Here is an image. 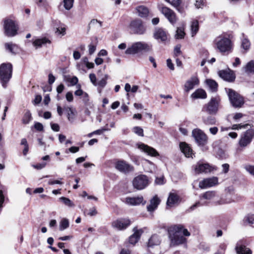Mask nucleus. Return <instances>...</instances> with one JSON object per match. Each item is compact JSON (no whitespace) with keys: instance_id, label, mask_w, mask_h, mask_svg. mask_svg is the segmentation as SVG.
<instances>
[{"instance_id":"nucleus-58","label":"nucleus","mask_w":254,"mask_h":254,"mask_svg":"<svg viewBox=\"0 0 254 254\" xmlns=\"http://www.w3.org/2000/svg\"><path fill=\"white\" fill-rule=\"evenodd\" d=\"M89 78L90 79L91 82L92 83V84L94 85H96V77L95 74L94 73H91L89 75Z\"/></svg>"},{"instance_id":"nucleus-24","label":"nucleus","mask_w":254,"mask_h":254,"mask_svg":"<svg viewBox=\"0 0 254 254\" xmlns=\"http://www.w3.org/2000/svg\"><path fill=\"white\" fill-rule=\"evenodd\" d=\"M134 233L129 238V242L130 244L134 245H135L138 240L142 233L143 231L141 229L137 230L136 228L133 229Z\"/></svg>"},{"instance_id":"nucleus-3","label":"nucleus","mask_w":254,"mask_h":254,"mask_svg":"<svg viewBox=\"0 0 254 254\" xmlns=\"http://www.w3.org/2000/svg\"><path fill=\"white\" fill-rule=\"evenodd\" d=\"M152 46L143 42L133 43L125 51L126 55H135L141 52H148L151 50Z\"/></svg>"},{"instance_id":"nucleus-5","label":"nucleus","mask_w":254,"mask_h":254,"mask_svg":"<svg viewBox=\"0 0 254 254\" xmlns=\"http://www.w3.org/2000/svg\"><path fill=\"white\" fill-rule=\"evenodd\" d=\"M232 105L235 108H240L244 104V98L238 92L232 89H226Z\"/></svg>"},{"instance_id":"nucleus-46","label":"nucleus","mask_w":254,"mask_h":254,"mask_svg":"<svg viewBox=\"0 0 254 254\" xmlns=\"http://www.w3.org/2000/svg\"><path fill=\"white\" fill-rule=\"evenodd\" d=\"M31 113H30V112L28 111H27L24 116H23V119H22V122L23 124H27L29 123V122L30 121V120H31Z\"/></svg>"},{"instance_id":"nucleus-50","label":"nucleus","mask_w":254,"mask_h":254,"mask_svg":"<svg viewBox=\"0 0 254 254\" xmlns=\"http://www.w3.org/2000/svg\"><path fill=\"white\" fill-rule=\"evenodd\" d=\"M185 34V33L182 28H178L175 36L177 39H183L184 37Z\"/></svg>"},{"instance_id":"nucleus-20","label":"nucleus","mask_w":254,"mask_h":254,"mask_svg":"<svg viewBox=\"0 0 254 254\" xmlns=\"http://www.w3.org/2000/svg\"><path fill=\"white\" fill-rule=\"evenodd\" d=\"M199 83L198 79L195 77H191L189 80H187L185 84V90L186 92H189L190 90L192 89L194 86L198 85Z\"/></svg>"},{"instance_id":"nucleus-42","label":"nucleus","mask_w":254,"mask_h":254,"mask_svg":"<svg viewBox=\"0 0 254 254\" xmlns=\"http://www.w3.org/2000/svg\"><path fill=\"white\" fill-rule=\"evenodd\" d=\"M69 226V222L67 219L64 218L63 219L60 223V230L63 231L64 230L66 229Z\"/></svg>"},{"instance_id":"nucleus-31","label":"nucleus","mask_w":254,"mask_h":254,"mask_svg":"<svg viewBox=\"0 0 254 254\" xmlns=\"http://www.w3.org/2000/svg\"><path fill=\"white\" fill-rule=\"evenodd\" d=\"M191 97L193 99H205L207 97L206 92L202 89H198L193 92L191 95Z\"/></svg>"},{"instance_id":"nucleus-1","label":"nucleus","mask_w":254,"mask_h":254,"mask_svg":"<svg viewBox=\"0 0 254 254\" xmlns=\"http://www.w3.org/2000/svg\"><path fill=\"white\" fill-rule=\"evenodd\" d=\"M214 47L223 55H228L233 50L231 40L225 35L217 37L214 41Z\"/></svg>"},{"instance_id":"nucleus-9","label":"nucleus","mask_w":254,"mask_h":254,"mask_svg":"<svg viewBox=\"0 0 254 254\" xmlns=\"http://www.w3.org/2000/svg\"><path fill=\"white\" fill-rule=\"evenodd\" d=\"M192 135L198 146H204L207 143V136L200 129H193L192 131Z\"/></svg>"},{"instance_id":"nucleus-52","label":"nucleus","mask_w":254,"mask_h":254,"mask_svg":"<svg viewBox=\"0 0 254 254\" xmlns=\"http://www.w3.org/2000/svg\"><path fill=\"white\" fill-rule=\"evenodd\" d=\"M231 202L230 200H227L224 198H221L219 200L214 201L215 205H223L225 204L229 203Z\"/></svg>"},{"instance_id":"nucleus-34","label":"nucleus","mask_w":254,"mask_h":254,"mask_svg":"<svg viewBox=\"0 0 254 254\" xmlns=\"http://www.w3.org/2000/svg\"><path fill=\"white\" fill-rule=\"evenodd\" d=\"M216 195V192L214 191H208L205 192V193L202 194L200 196V198L201 200L202 199H206V200H211L213 198L215 197Z\"/></svg>"},{"instance_id":"nucleus-6","label":"nucleus","mask_w":254,"mask_h":254,"mask_svg":"<svg viewBox=\"0 0 254 254\" xmlns=\"http://www.w3.org/2000/svg\"><path fill=\"white\" fill-rule=\"evenodd\" d=\"M157 8L171 24L174 25L176 23L178 18L176 13L172 9L161 3L158 4Z\"/></svg>"},{"instance_id":"nucleus-44","label":"nucleus","mask_w":254,"mask_h":254,"mask_svg":"<svg viewBox=\"0 0 254 254\" xmlns=\"http://www.w3.org/2000/svg\"><path fill=\"white\" fill-rule=\"evenodd\" d=\"M74 0H63L64 6L66 10H69L72 7Z\"/></svg>"},{"instance_id":"nucleus-59","label":"nucleus","mask_w":254,"mask_h":254,"mask_svg":"<svg viewBox=\"0 0 254 254\" xmlns=\"http://www.w3.org/2000/svg\"><path fill=\"white\" fill-rule=\"evenodd\" d=\"M207 204L206 202H203V203H201L200 202H197L195 204H194L193 205L191 206L190 207V210H194L195 208H196L198 206H199L200 205H204V204Z\"/></svg>"},{"instance_id":"nucleus-64","label":"nucleus","mask_w":254,"mask_h":254,"mask_svg":"<svg viewBox=\"0 0 254 254\" xmlns=\"http://www.w3.org/2000/svg\"><path fill=\"white\" fill-rule=\"evenodd\" d=\"M167 66L172 70H174V64L172 63V61L171 59H168L167 60Z\"/></svg>"},{"instance_id":"nucleus-48","label":"nucleus","mask_w":254,"mask_h":254,"mask_svg":"<svg viewBox=\"0 0 254 254\" xmlns=\"http://www.w3.org/2000/svg\"><path fill=\"white\" fill-rule=\"evenodd\" d=\"M244 168L251 175L254 176V165L246 164Z\"/></svg>"},{"instance_id":"nucleus-25","label":"nucleus","mask_w":254,"mask_h":254,"mask_svg":"<svg viewBox=\"0 0 254 254\" xmlns=\"http://www.w3.org/2000/svg\"><path fill=\"white\" fill-rule=\"evenodd\" d=\"M160 202L159 198L155 196L150 201V204L147 207V210L149 212L153 211L158 206Z\"/></svg>"},{"instance_id":"nucleus-54","label":"nucleus","mask_w":254,"mask_h":254,"mask_svg":"<svg viewBox=\"0 0 254 254\" xmlns=\"http://www.w3.org/2000/svg\"><path fill=\"white\" fill-rule=\"evenodd\" d=\"M81 98L82 99L83 102L85 105H87L89 101L88 94L85 92L81 96Z\"/></svg>"},{"instance_id":"nucleus-62","label":"nucleus","mask_w":254,"mask_h":254,"mask_svg":"<svg viewBox=\"0 0 254 254\" xmlns=\"http://www.w3.org/2000/svg\"><path fill=\"white\" fill-rule=\"evenodd\" d=\"M42 100V96L39 95H37L35 96L34 100L33 101V104L37 105L39 104Z\"/></svg>"},{"instance_id":"nucleus-17","label":"nucleus","mask_w":254,"mask_h":254,"mask_svg":"<svg viewBox=\"0 0 254 254\" xmlns=\"http://www.w3.org/2000/svg\"><path fill=\"white\" fill-rule=\"evenodd\" d=\"M213 168L208 163H198L196 165L194 171L196 173H207L213 170Z\"/></svg>"},{"instance_id":"nucleus-40","label":"nucleus","mask_w":254,"mask_h":254,"mask_svg":"<svg viewBox=\"0 0 254 254\" xmlns=\"http://www.w3.org/2000/svg\"><path fill=\"white\" fill-rule=\"evenodd\" d=\"M102 26V22L96 19H92L89 24V28H100Z\"/></svg>"},{"instance_id":"nucleus-33","label":"nucleus","mask_w":254,"mask_h":254,"mask_svg":"<svg viewBox=\"0 0 254 254\" xmlns=\"http://www.w3.org/2000/svg\"><path fill=\"white\" fill-rule=\"evenodd\" d=\"M245 72L248 74H254V61L251 60L248 62L244 67Z\"/></svg>"},{"instance_id":"nucleus-56","label":"nucleus","mask_w":254,"mask_h":254,"mask_svg":"<svg viewBox=\"0 0 254 254\" xmlns=\"http://www.w3.org/2000/svg\"><path fill=\"white\" fill-rule=\"evenodd\" d=\"M77 86L78 87V89L75 91L74 94L77 96H81L85 92L80 89V85L79 84L77 85Z\"/></svg>"},{"instance_id":"nucleus-21","label":"nucleus","mask_w":254,"mask_h":254,"mask_svg":"<svg viewBox=\"0 0 254 254\" xmlns=\"http://www.w3.org/2000/svg\"><path fill=\"white\" fill-rule=\"evenodd\" d=\"M180 148L182 152L187 157L192 158V150L188 144L185 142H180Z\"/></svg>"},{"instance_id":"nucleus-11","label":"nucleus","mask_w":254,"mask_h":254,"mask_svg":"<svg viewBox=\"0 0 254 254\" xmlns=\"http://www.w3.org/2000/svg\"><path fill=\"white\" fill-rule=\"evenodd\" d=\"M219 103V98H212L210 101L204 107V109L209 114H216L218 110Z\"/></svg>"},{"instance_id":"nucleus-37","label":"nucleus","mask_w":254,"mask_h":254,"mask_svg":"<svg viewBox=\"0 0 254 254\" xmlns=\"http://www.w3.org/2000/svg\"><path fill=\"white\" fill-rule=\"evenodd\" d=\"M203 122L206 125H213L216 124V119L214 117L208 116L203 118Z\"/></svg>"},{"instance_id":"nucleus-51","label":"nucleus","mask_w":254,"mask_h":254,"mask_svg":"<svg viewBox=\"0 0 254 254\" xmlns=\"http://www.w3.org/2000/svg\"><path fill=\"white\" fill-rule=\"evenodd\" d=\"M133 131L140 136H143V130L139 127H135L133 128Z\"/></svg>"},{"instance_id":"nucleus-23","label":"nucleus","mask_w":254,"mask_h":254,"mask_svg":"<svg viewBox=\"0 0 254 254\" xmlns=\"http://www.w3.org/2000/svg\"><path fill=\"white\" fill-rule=\"evenodd\" d=\"M235 250L237 254H252L250 248L241 244L240 242L236 244Z\"/></svg>"},{"instance_id":"nucleus-22","label":"nucleus","mask_w":254,"mask_h":254,"mask_svg":"<svg viewBox=\"0 0 254 254\" xmlns=\"http://www.w3.org/2000/svg\"><path fill=\"white\" fill-rule=\"evenodd\" d=\"M138 148L146 153L148 155L152 156H157L159 155L158 153L155 149L144 144L142 143L139 145Z\"/></svg>"},{"instance_id":"nucleus-7","label":"nucleus","mask_w":254,"mask_h":254,"mask_svg":"<svg viewBox=\"0 0 254 254\" xmlns=\"http://www.w3.org/2000/svg\"><path fill=\"white\" fill-rule=\"evenodd\" d=\"M4 29L5 34L7 36L13 37L17 34L18 26L15 21L7 18L4 20Z\"/></svg>"},{"instance_id":"nucleus-29","label":"nucleus","mask_w":254,"mask_h":254,"mask_svg":"<svg viewBox=\"0 0 254 254\" xmlns=\"http://www.w3.org/2000/svg\"><path fill=\"white\" fill-rule=\"evenodd\" d=\"M5 49L13 55L16 54L18 52L17 45L12 43H6L4 44Z\"/></svg>"},{"instance_id":"nucleus-26","label":"nucleus","mask_w":254,"mask_h":254,"mask_svg":"<svg viewBox=\"0 0 254 254\" xmlns=\"http://www.w3.org/2000/svg\"><path fill=\"white\" fill-rule=\"evenodd\" d=\"M161 243L160 237L156 234L153 235L149 239L148 247L152 248L155 246H158Z\"/></svg>"},{"instance_id":"nucleus-2","label":"nucleus","mask_w":254,"mask_h":254,"mask_svg":"<svg viewBox=\"0 0 254 254\" xmlns=\"http://www.w3.org/2000/svg\"><path fill=\"white\" fill-rule=\"evenodd\" d=\"M183 230V226L177 225L170 227L168 230L170 246H175L182 244L186 242V239L181 234Z\"/></svg>"},{"instance_id":"nucleus-39","label":"nucleus","mask_w":254,"mask_h":254,"mask_svg":"<svg viewBox=\"0 0 254 254\" xmlns=\"http://www.w3.org/2000/svg\"><path fill=\"white\" fill-rule=\"evenodd\" d=\"M64 80L70 83V85L74 86L76 85L78 81V79L76 76L70 77L69 76H65Z\"/></svg>"},{"instance_id":"nucleus-8","label":"nucleus","mask_w":254,"mask_h":254,"mask_svg":"<svg viewBox=\"0 0 254 254\" xmlns=\"http://www.w3.org/2000/svg\"><path fill=\"white\" fill-rule=\"evenodd\" d=\"M254 137V130L250 128L241 134L239 141V145L242 148H245L249 145Z\"/></svg>"},{"instance_id":"nucleus-36","label":"nucleus","mask_w":254,"mask_h":254,"mask_svg":"<svg viewBox=\"0 0 254 254\" xmlns=\"http://www.w3.org/2000/svg\"><path fill=\"white\" fill-rule=\"evenodd\" d=\"M199 30L198 21L196 20H193L191 24V36L193 37Z\"/></svg>"},{"instance_id":"nucleus-49","label":"nucleus","mask_w":254,"mask_h":254,"mask_svg":"<svg viewBox=\"0 0 254 254\" xmlns=\"http://www.w3.org/2000/svg\"><path fill=\"white\" fill-rule=\"evenodd\" d=\"M64 203L68 207H73L74 206L73 202L68 198L65 197H61L60 198Z\"/></svg>"},{"instance_id":"nucleus-61","label":"nucleus","mask_w":254,"mask_h":254,"mask_svg":"<svg viewBox=\"0 0 254 254\" xmlns=\"http://www.w3.org/2000/svg\"><path fill=\"white\" fill-rule=\"evenodd\" d=\"M222 172L223 173H227L229 170V165L227 163L223 164L222 165Z\"/></svg>"},{"instance_id":"nucleus-32","label":"nucleus","mask_w":254,"mask_h":254,"mask_svg":"<svg viewBox=\"0 0 254 254\" xmlns=\"http://www.w3.org/2000/svg\"><path fill=\"white\" fill-rule=\"evenodd\" d=\"M47 43L50 44L51 41L46 38L37 39L33 42V46L36 48L41 47L43 45Z\"/></svg>"},{"instance_id":"nucleus-30","label":"nucleus","mask_w":254,"mask_h":254,"mask_svg":"<svg viewBox=\"0 0 254 254\" xmlns=\"http://www.w3.org/2000/svg\"><path fill=\"white\" fill-rule=\"evenodd\" d=\"M219 75L222 78L228 81H232L235 78L233 73L225 70L220 71L219 72Z\"/></svg>"},{"instance_id":"nucleus-19","label":"nucleus","mask_w":254,"mask_h":254,"mask_svg":"<svg viewBox=\"0 0 254 254\" xmlns=\"http://www.w3.org/2000/svg\"><path fill=\"white\" fill-rule=\"evenodd\" d=\"M179 195L174 192H170L167 201L168 206L173 207L177 205L179 202Z\"/></svg>"},{"instance_id":"nucleus-57","label":"nucleus","mask_w":254,"mask_h":254,"mask_svg":"<svg viewBox=\"0 0 254 254\" xmlns=\"http://www.w3.org/2000/svg\"><path fill=\"white\" fill-rule=\"evenodd\" d=\"M4 201V196L3 194V191L1 190H0V210L3 207V203Z\"/></svg>"},{"instance_id":"nucleus-16","label":"nucleus","mask_w":254,"mask_h":254,"mask_svg":"<svg viewBox=\"0 0 254 254\" xmlns=\"http://www.w3.org/2000/svg\"><path fill=\"white\" fill-rule=\"evenodd\" d=\"M218 183V179L216 177H212L205 179L199 183V187L201 189H205L211 187Z\"/></svg>"},{"instance_id":"nucleus-35","label":"nucleus","mask_w":254,"mask_h":254,"mask_svg":"<svg viewBox=\"0 0 254 254\" xmlns=\"http://www.w3.org/2000/svg\"><path fill=\"white\" fill-rule=\"evenodd\" d=\"M206 83L208 86L211 92H216L217 90L218 84L217 82L212 79H207Z\"/></svg>"},{"instance_id":"nucleus-15","label":"nucleus","mask_w":254,"mask_h":254,"mask_svg":"<svg viewBox=\"0 0 254 254\" xmlns=\"http://www.w3.org/2000/svg\"><path fill=\"white\" fill-rule=\"evenodd\" d=\"M130 224V221L128 219L123 218L117 220L112 223L113 227L122 230L126 229Z\"/></svg>"},{"instance_id":"nucleus-60","label":"nucleus","mask_w":254,"mask_h":254,"mask_svg":"<svg viewBox=\"0 0 254 254\" xmlns=\"http://www.w3.org/2000/svg\"><path fill=\"white\" fill-rule=\"evenodd\" d=\"M66 99L67 101L71 102L73 100L72 93L71 92H68L65 95Z\"/></svg>"},{"instance_id":"nucleus-18","label":"nucleus","mask_w":254,"mask_h":254,"mask_svg":"<svg viewBox=\"0 0 254 254\" xmlns=\"http://www.w3.org/2000/svg\"><path fill=\"white\" fill-rule=\"evenodd\" d=\"M126 203L130 205H137L141 203L144 204L145 201H143V197L142 196L137 197H127L126 198Z\"/></svg>"},{"instance_id":"nucleus-12","label":"nucleus","mask_w":254,"mask_h":254,"mask_svg":"<svg viewBox=\"0 0 254 254\" xmlns=\"http://www.w3.org/2000/svg\"><path fill=\"white\" fill-rule=\"evenodd\" d=\"M130 28L134 33L138 34H142L145 31V28L140 19L132 21L130 24Z\"/></svg>"},{"instance_id":"nucleus-41","label":"nucleus","mask_w":254,"mask_h":254,"mask_svg":"<svg viewBox=\"0 0 254 254\" xmlns=\"http://www.w3.org/2000/svg\"><path fill=\"white\" fill-rule=\"evenodd\" d=\"M171 4L177 10L179 11V7L181 4V0H165Z\"/></svg>"},{"instance_id":"nucleus-10","label":"nucleus","mask_w":254,"mask_h":254,"mask_svg":"<svg viewBox=\"0 0 254 254\" xmlns=\"http://www.w3.org/2000/svg\"><path fill=\"white\" fill-rule=\"evenodd\" d=\"M149 184L148 177L144 175H138L132 180V185L134 188L137 190L145 189Z\"/></svg>"},{"instance_id":"nucleus-14","label":"nucleus","mask_w":254,"mask_h":254,"mask_svg":"<svg viewBox=\"0 0 254 254\" xmlns=\"http://www.w3.org/2000/svg\"><path fill=\"white\" fill-rule=\"evenodd\" d=\"M168 34L166 31L161 28L155 29L153 37L159 42H165L167 40Z\"/></svg>"},{"instance_id":"nucleus-55","label":"nucleus","mask_w":254,"mask_h":254,"mask_svg":"<svg viewBox=\"0 0 254 254\" xmlns=\"http://www.w3.org/2000/svg\"><path fill=\"white\" fill-rule=\"evenodd\" d=\"M65 27H58L56 29V33L58 34L64 35L65 34Z\"/></svg>"},{"instance_id":"nucleus-43","label":"nucleus","mask_w":254,"mask_h":254,"mask_svg":"<svg viewBox=\"0 0 254 254\" xmlns=\"http://www.w3.org/2000/svg\"><path fill=\"white\" fill-rule=\"evenodd\" d=\"M251 43L247 39H244L242 41L241 47L245 51H248L250 48Z\"/></svg>"},{"instance_id":"nucleus-13","label":"nucleus","mask_w":254,"mask_h":254,"mask_svg":"<svg viewBox=\"0 0 254 254\" xmlns=\"http://www.w3.org/2000/svg\"><path fill=\"white\" fill-rule=\"evenodd\" d=\"M115 168L119 171L124 173H127L133 169L132 166L124 160L117 161L115 164Z\"/></svg>"},{"instance_id":"nucleus-45","label":"nucleus","mask_w":254,"mask_h":254,"mask_svg":"<svg viewBox=\"0 0 254 254\" xmlns=\"http://www.w3.org/2000/svg\"><path fill=\"white\" fill-rule=\"evenodd\" d=\"M108 77V76L107 74L105 75L104 77L98 81V82H96V85L95 86H98L101 88L104 87L107 84Z\"/></svg>"},{"instance_id":"nucleus-47","label":"nucleus","mask_w":254,"mask_h":254,"mask_svg":"<svg viewBox=\"0 0 254 254\" xmlns=\"http://www.w3.org/2000/svg\"><path fill=\"white\" fill-rule=\"evenodd\" d=\"M249 127H251V125L248 124H244V125L242 124H235V125H233L232 126V129H242V128H248Z\"/></svg>"},{"instance_id":"nucleus-27","label":"nucleus","mask_w":254,"mask_h":254,"mask_svg":"<svg viewBox=\"0 0 254 254\" xmlns=\"http://www.w3.org/2000/svg\"><path fill=\"white\" fill-rule=\"evenodd\" d=\"M136 10L139 16L145 18L148 16L149 9L144 5H140L136 7Z\"/></svg>"},{"instance_id":"nucleus-53","label":"nucleus","mask_w":254,"mask_h":254,"mask_svg":"<svg viewBox=\"0 0 254 254\" xmlns=\"http://www.w3.org/2000/svg\"><path fill=\"white\" fill-rule=\"evenodd\" d=\"M181 54V46L178 45H177L174 50V54L175 57H178L179 55H180Z\"/></svg>"},{"instance_id":"nucleus-38","label":"nucleus","mask_w":254,"mask_h":254,"mask_svg":"<svg viewBox=\"0 0 254 254\" xmlns=\"http://www.w3.org/2000/svg\"><path fill=\"white\" fill-rule=\"evenodd\" d=\"M243 222L245 224L253 225L254 224V214H248L244 217Z\"/></svg>"},{"instance_id":"nucleus-28","label":"nucleus","mask_w":254,"mask_h":254,"mask_svg":"<svg viewBox=\"0 0 254 254\" xmlns=\"http://www.w3.org/2000/svg\"><path fill=\"white\" fill-rule=\"evenodd\" d=\"M64 110L66 113L68 120L70 122H72L76 116L75 110L70 107H65Z\"/></svg>"},{"instance_id":"nucleus-4","label":"nucleus","mask_w":254,"mask_h":254,"mask_svg":"<svg viewBox=\"0 0 254 254\" xmlns=\"http://www.w3.org/2000/svg\"><path fill=\"white\" fill-rule=\"evenodd\" d=\"M12 65L7 63H3L0 65V80L3 88L6 87V84L11 78Z\"/></svg>"},{"instance_id":"nucleus-63","label":"nucleus","mask_w":254,"mask_h":254,"mask_svg":"<svg viewBox=\"0 0 254 254\" xmlns=\"http://www.w3.org/2000/svg\"><path fill=\"white\" fill-rule=\"evenodd\" d=\"M55 77L52 73H50L48 75V83L49 84H52L55 81Z\"/></svg>"}]
</instances>
